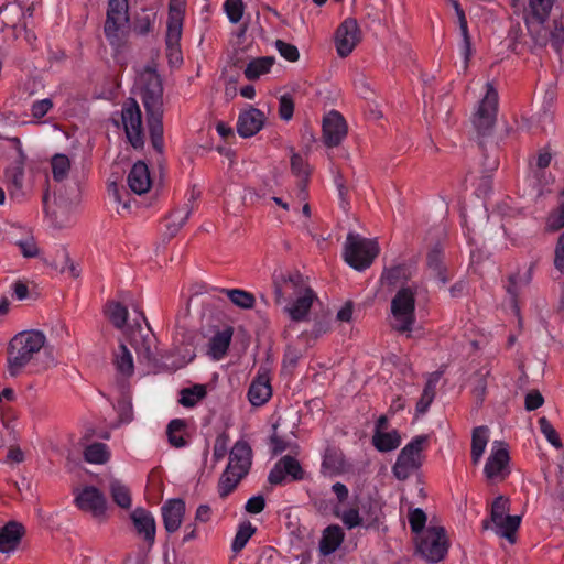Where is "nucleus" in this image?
<instances>
[{
  "instance_id": "1",
  "label": "nucleus",
  "mask_w": 564,
  "mask_h": 564,
  "mask_svg": "<svg viewBox=\"0 0 564 564\" xmlns=\"http://www.w3.org/2000/svg\"><path fill=\"white\" fill-rule=\"evenodd\" d=\"M137 85L147 110L150 135H163V88L159 74L155 69L145 67L139 74Z\"/></svg>"
},
{
  "instance_id": "2",
  "label": "nucleus",
  "mask_w": 564,
  "mask_h": 564,
  "mask_svg": "<svg viewBox=\"0 0 564 564\" xmlns=\"http://www.w3.org/2000/svg\"><path fill=\"white\" fill-rule=\"evenodd\" d=\"M42 332L29 330L15 335L8 348V370L17 376L45 345Z\"/></svg>"
},
{
  "instance_id": "3",
  "label": "nucleus",
  "mask_w": 564,
  "mask_h": 564,
  "mask_svg": "<svg viewBox=\"0 0 564 564\" xmlns=\"http://www.w3.org/2000/svg\"><path fill=\"white\" fill-rule=\"evenodd\" d=\"M427 444V435H417L400 451L392 466V473L398 480H406L422 467L425 457L423 452Z\"/></svg>"
},
{
  "instance_id": "4",
  "label": "nucleus",
  "mask_w": 564,
  "mask_h": 564,
  "mask_svg": "<svg viewBox=\"0 0 564 564\" xmlns=\"http://www.w3.org/2000/svg\"><path fill=\"white\" fill-rule=\"evenodd\" d=\"M128 0H108L104 33L110 45L119 47L129 30Z\"/></svg>"
},
{
  "instance_id": "5",
  "label": "nucleus",
  "mask_w": 564,
  "mask_h": 564,
  "mask_svg": "<svg viewBox=\"0 0 564 564\" xmlns=\"http://www.w3.org/2000/svg\"><path fill=\"white\" fill-rule=\"evenodd\" d=\"M448 547L446 530L441 525H430L416 544L417 553L430 563L444 560Z\"/></svg>"
},
{
  "instance_id": "6",
  "label": "nucleus",
  "mask_w": 564,
  "mask_h": 564,
  "mask_svg": "<svg viewBox=\"0 0 564 564\" xmlns=\"http://www.w3.org/2000/svg\"><path fill=\"white\" fill-rule=\"evenodd\" d=\"M415 293L411 288L400 289L391 301L392 328L399 333L410 332L414 324Z\"/></svg>"
},
{
  "instance_id": "7",
  "label": "nucleus",
  "mask_w": 564,
  "mask_h": 564,
  "mask_svg": "<svg viewBox=\"0 0 564 564\" xmlns=\"http://www.w3.org/2000/svg\"><path fill=\"white\" fill-rule=\"evenodd\" d=\"M499 95L494 84L487 82L485 85V95L476 106L471 122L475 129L485 134L496 122L498 112Z\"/></svg>"
},
{
  "instance_id": "8",
  "label": "nucleus",
  "mask_w": 564,
  "mask_h": 564,
  "mask_svg": "<svg viewBox=\"0 0 564 564\" xmlns=\"http://www.w3.org/2000/svg\"><path fill=\"white\" fill-rule=\"evenodd\" d=\"M509 509V499L503 496L497 497L491 505L490 521L496 527V533L513 544L516 542V532L521 523V517L507 514Z\"/></svg>"
},
{
  "instance_id": "9",
  "label": "nucleus",
  "mask_w": 564,
  "mask_h": 564,
  "mask_svg": "<svg viewBox=\"0 0 564 564\" xmlns=\"http://www.w3.org/2000/svg\"><path fill=\"white\" fill-rule=\"evenodd\" d=\"M274 295L276 304L285 302L313 290L299 271H290L274 276Z\"/></svg>"
},
{
  "instance_id": "10",
  "label": "nucleus",
  "mask_w": 564,
  "mask_h": 564,
  "mask_svg": "<svg viewBox=\"0 0 564 564\" xmlns=\"http://www.w3.org/2000/svg\"><path fill=\"white\" fill-rule=\"evenodd\" d=\"M24 258H40L45 265L65 272L67 269L73 278L79 276V270L70 262L67 249H22Z\"/></svg>"
},
{
  "instance_id": "11",
  "label": "nucleus",
  "mask_w": 564,
  "mask_h": 564,
  "mask_svg": "<svg viewBox=\"0 0 564 564\" xmlns=\"http://www.w3.org/2000/svg\"><path fill=\"white\" fill-rule=\"evenodd\" d=\"M510 456L508 446L503 442H495L487 458L484 473L491 482H501L510 474Z\"/></svg>"
},
{
  "instance_id": "12",
  "label": "nucleus",
  "mask_w": 564,
  "mask_h": 564,
  "mask_svg": "<svg viewBox=\"0 0 564 564\" xmlns=\"http://www.w3.org/2000/svg\"><path fill=\"white\" fill-rule=\"evenodd\" d=\"M131 346L137 351L139 360L154 365L158 361V340L154 334L148 328L140 326L131 328L127 333Z\"/></svg>"
},
{
  "instance_id": "13",
  "label": "nucleus",
  "mask_w": 564,
  "mask_h": 564,
  "mask_svg": "<svg viewBox=\"0 0 564 564\" xmlns=\"http://www.w3.org/2000/svg\"><path fill=\"white\" fill-rule=\"evenodd\" d=\"M121 120L127 139L133 148L143 145L142 117L139 105L134 99H129L123 104L121 110Z\"/></svg>"
},
{
  "instance_id": "14",
  "label": "nucleus",
  "mask_w": 564,
  "mask_h": 564,
  "mask_svg": "<svg viewBox=\"0 0 564 564\" xmlns=\"http://www.w3.org/2000/svg\"><path fill=\"white\" fill-rule=\"evenodd\" d=\"M74 494V502L79 510L89 512L95 519L104 520L106 518L107 500L98 488L86 486L80 490H75Z\"/></svg>"
},
{
  "instance_id": "15",
  "label": "nucleus",
  "mask_w": 564,
  "mask_h": 564,
  "mask_svg": "<svg viewBox=\"0 0 564 564\" xmlns=\"http://www.w3.org/2000/svg\"><path fill=\"white\" fill-rule=\"evenodd\" d=\"M305 477V471L300 462L291 456L281 457L271 469L268 481L271 485H282L286 481H300Z\"/></svg>"
},
{
  "instance_id": "16",
  "label": "nucleus",
  "mask_w": 564,
  "mask_h": 564,
  "mask_svg": "<svg viewBox=\"0 0 564 564\" xmlns=\"http://www.w3.org/2000/svg\"><path fill=\"white\" fill-rule=\"evenodd\" d=\"M361 39L360 29L355 19L344 20L335 33V46L340 57H346L356 47Z\"/></svg>"
},
{
  "instance_id": "17",
  "label": "nucleus",
  "mask_w": 564,
  "mask_h": 564,
  "mask_svg": "<svg viewBox=\"0 0 564 564\" xmlns=\"http://www.w3.org/2000/svg\"><path fill=\"white\" fill-rule=\"evenodd\" d=\"M555 0H530V10L538 25L530 28V32L536 45L546 46L549 44V29L544 22L549 18Z\"/></svg>"
},
{
  "instance_id": "18",
  "label": "nucleus",
  "mask_w": 564,
  "mask_h": 564,
  "mask_svg": "<svg viewBox=\"0 0 564 564\" xmlns=\"http://www.w3.org/2000/svg\"><path fill=\"white\" fill-rule=\"evenodd\" d=\"M347 134V123L338 111H329L323 119V139L327 147H337Z\"/></svg>"
},
{
  "instance_id": "19",
  "label": "nucleus",
  "mask_w": 564,
  "mask_h": 564,
  "mask_svg": "<svg viewBox=\"0 0 564 564\" xmlns=\"http://www.w3.org/2000/svg\"><path fill=\"white\" fill-rule=\"evenodd\" d=\"M252 464V449L245 440L237 441L229 452L227 469L247 476Z\"/></svg>"
},
{
  "instance_id": "20",
  "label": "nucleus",
  "mask_w": 564,
  "mask_h": 564,
  "mask_svg": "<svg viewBox=\"0 0 564 564\" xmlns=\"http://www.w3.org/2000/svg\"><path fill=\"white\" fill-rule=\"evenodd\" d=\"M185 511V501L181 498L169 499L163 503L161 513L167 533H174L181 528Z\"/></svg>"
},
{
  "instance_id": "21",
  "label": "nucleus",
  "mask_w": 564,
  "mask_h": 564,
  "mask_svg": "<svg viewBox=\"0 0 564 564\" xmlns=\"http://www.w3.org/2000/svg\"><path fill=\"white\" fill-rule=\"evenodd\" d=\"M133 527L149 547L155 542L156 524L152 513L143 508H137L130 516Z\"/></svg>"
},
{
  "instance_id": "22",
  "label": "nucleus",
  "mask_w": 564,
  "mask_h": 564,
  "mask_svg": "<svg viewBox=\"0 0 564 564\" xmlns=\"http://www.w3.org/2000/svg\"><path fill=\"white\" fill-rule=\"evenodd\" d=\"M265 121V116L257 108L249 107L240 112L237 122V132L242 138H250L258 133Z\"/></svg>"
},
{
  "instance_id": "23",
  "label": "nucleus",
  "mask_w": 564,
  "mask_h": 564,
  "mask_svg": "<svg viewBox=\"0 0 564 564\" xmlns=\"http://www.w3.org/2000/svg\"><path fill=\"white\" fill-rule=\"evenodd\" d=\"M317 299L315 292L310 290L304 294L295 296L284 304V312L293 322H303L307 318L314 301Z\"/></svg>"
},
{
  "instance_id": "24",
  "label": "nucleus",
  "mask_w": 564,
  "mask_h": 564,
  "mask_svg": "<svg viewBox=\"0 0 564 564\" xmlns=\"http://www.w3.org/2000/svg\"><path fill=\"white\" fill-rule=\"evenodd\" d=\"M340 518H341L343 523L348 529H354V528L362 525V524L367 529L376 528V527H378V524L380 522L381 511L377 507V505H375V506L371 505L369 507V510L366 512V517L364 520V518L359 514V510L357 508H350L348 510H345L343 512V514L340 516Z\"/></svg>"
},
{
  "instance_id": "25",
  "label": "nucleus",
  "mask_w": 564,
  "mask_h": 564,
  "mask_svg": "<svg viewBox=\"0 0 564 564\" xmlns=\"http://www.w3.org/2000/svg\"><path fill=\"white\" fill-rule=\"evenodd\" d=\"M192 214V207L185 204L182 208L174 210L163 223L161 228V236L164 243H169L170 240L177 235L183 225L189 218Z\"/></svg>"
},
{
  "instance_id": "26",
  "label": "nucleus",
  "mask_w": 564,
  "mask_h": 564,
  "mask_svg": "<svg viewBox=\"0 0 564 564\" xmlns=\"http://www.w3.org/2000/svg\"><path fill=\"white\" fill-rule=\"evenodd\" d=\"M25 534L24 527L17 521H9L0 529V552L9 553L14 551Z\"/></svg>"
},
{
  "instance_id": "27",
  "label": "nucleus",
  "mask_w": 564,
  "mask_h": 564,
  "mask_svg": "<svg viewBox=\"0 0 564 564\" xmlns=\"http://www.w3.org/2000/svg\"><path fill=\"white\" fill-rule=\"evenodd\" d=\"M128 185L138 195L147 193L151 187V177L148 165L138 161L128 174Z\"/></svg>"
},
{
  "instance_id": "28",
  "label": "nucleus",
  "mask_w": 564,
  "mask_h": 564,
  "mask_svg": "<svg viewBox=\"0 0 564 564\" xmlns=\"http://www.w3.org/2000/svg\"><path fill=\"white\" fill-rule=\"evenodd\" d=\"M272 395L270 379L267 373H259L251 382L248 390V398L252 405L261 406Z\"/></svg>"
},
{
  "instance_id": "29",
  "label": "nucleus",
  "mask_w": 564,
  "mask_h": 564,
  "mask_svg": "<svg viewBox=\"0 0 564 564\" xmlns=\"http://www.w3.org/2000/svg\"><path fill=\"white\" fill-rule=\"evenodd\" d=\"M4 242L15 247H34L32 231L17 224H7L3 228Z\"/></svg>"
},
{
  "instance_id": "30",
  "label": "nucleus",
  "mask_w": 564,
  "mask_h": 564,
  "mask_svg": "<svg viewBox=\"0 0 564 564\" xmlns=\"http://www.w3.org/2000/svg\"><path fill=\"white\" fill-rule=\"evenodd\" d=\"M378 257V249H344L343 258L351 268L362 271Z\"/></svg>"
},
{
  "instance_id": "31",
  "label": "nucleus",
  "mask_w": 564,
  "mask_h": 564,
  "mask_svg": "<svg viewBox=\"0 0 564 564\" xmlns=\"http://www.w3.org/2000/svg\"><path fill=\"white\" fill-rule=\"evenodd\" d=\"M345 538L343 529L337 525H328L324 531L319 541V551L323 555L334 553L343 543Z\"/></svg>"
},
{
  "instance_id": "32",
  "label": "nucleus",
  "mask_w": 564,
  "mask_h": 564,
  "mask_svg": "<svg viewBox=\"0 0 564 564\" xmlns=\"http://www.w3.org/2000/svg\"><path fill=\"white\" fill-rule=\"evenodd\" d=\"M104 315L115 328L123 330L129 311L122 302L110 300L104 306Z\"/></svg>"
},
{
  "instance_id": "33",
  "label": "nucleus",
  "mask_w": 564,
  "mask_h": 564,
  "mask_svg": "<svg viewBox=\"0 0 564 564\" xmlns=\"http://www.w3.org/2000/svg\"><path fill=\"white\" fill-rule=\"evenodd\" d=\"M232 337V329L230 327L217 332L209 340L208 344V355L214 360L221 359L229 348Z\"/></svg>"
},
{
  "instance_id": "34",
  "label": "nucleus",
  "mask_w": 564,
  "mask_h": 564,
  "mask_svg": "<svg viewBox=\"0 0 564 564\" xmlns=\"http://www.w3.org/2000/svg\"><path fill=\"white\" fill-rule=\"evenodd\" d=\"M371 442L377 451L382 453L391 452L400 446L401 435L397 430L390 432L375 431Z\"/></svg>"
},
{
  "instance_id": "35",
  "label": "nucleus",
  "mask_w": 564,
  "mask_h": 564,
  "mask_svg": "<svg viewBox=\"0 0 564 564\" xmlns=\"http://www.w3.org/2000/svg\"><path fill=\"white\" fill-rule=\"evenodd\" d=\"M489 376L490 369L482 367L479 370H477L471 377V394L477 408L482 406L485 402Z\"/></svg>"
},
{
  "instance_id": "36",
  "label": "nucleus",
  "mask_w": 564,
  "mask_h": 564,
  "mask_svg": "<svg viewBox=\"0 0 564 564\" xmlns=\"http://www.w3.org/2000/svg\"><path fill=\"white\" fill-rule=\"evenodd\" d=\"M274 61L275 59L272 56H263L251 59L245 68V76L249 80H256L260 78L262 75L270 72Z\"/></svg>"
},
{
  "instance_id": "37",
  "label": "nucleus",
  "mask_w": 564,
  "mask_h": 564,
  "mask_svg": "<svg viewBox=\"0 0 564 564\" xmlns=\"http://www.w3.org/2000/svg\"><path fill=\"white\" fill-rule=\"evenodd\" d=\"M488 443V427L478 426L473 430L471 435V462L477 465L486 449Z\"/></svg>"
},
{
  "instance_id": "38",
  "label": "nucleus",
  "mask_w": 564,
  "mask_h": 564,
  "mask_svg": "<svg viewBox=\"0 0 564 564\" xmlns=\"http://www.w3.org/2000/svg\"><path fill=\"white\" fill-rule=\"evenodd\" d=\"M115 365L118 372L124 377H131L134 372L132 355L124 344H120L115 354Z\"/></svg>"
},
{
  "instance_id": "39",
  "label": "nucleus",
  "mask_w": 564,
  "mask_h": 564,
  "mask_svg": "<svg viewBox=\"0 0 564 564\" xmlns=\"http://www.w3.org/2000/svg\"><path fill=\"white\" fill-rule=\"evenodd\" d=\"M109 491L115 503L122 509H129L132 503L129 488L118 479L109 484Z\"/></svg>"
},
{
  "instance_id": "40",
  "label": "nucleus",
  "mask_w": 564,
  "mask_h": 564,
  "mask_svg": "<svg viewBox=\"0 0 564 564\" xmlns=\"http://www.w3.org/2000/svg\"><path fill=\"white\" fill-rule=\"evenodd\" d=\"M234 305L242 310H250L256 304V297L252 293L241 289H221Z\"/></svg>"
},
{
  "instance_id": "41",
  "label": "nucleus",
  "mask_w": 564,
  "mask_h": 564,
  "mask_svg": "<svg viewBox=\"0 0 564 564\" xmlns=\"http://www.w3.org/2000/svg\"><path fill=\"white\" fill-rule=\"evenodd\" d=\"M180 394L178 402L185 408H193L206 397L207 389L204 384H194L182 389Z\"/></svg>"
},
{
  "instance_id": "42",
  "label": "nucleus",
  "mask_w": 564,
  "mask_h": 564,
  "mask_svg": "<svg viewBox=\"0 0 564 564\" xmlns=\"http://www.w3.org/2000/svg\"><path fill=\"white\" fill-rule=\"evenodd\" d=\"M243 478L245 476H239L238 473L226 468L218 481V494L220 498H226L231 494Z\"/></svg>"
},
{
  "instance_id": "43",
  "label": "nucleus",
  "mask_w": 564,
  "mask_h": 564,
  "mask_svg": "<svg viewBox=\"0 0 564 564\" xmlns=\"http://www.w3.org/2000/svg\"><path fill=\"white\" fill-rule=\"evenodd\" d=\"M110 453L104 443H93L84 451V458L90 464H105L108 462Z\"/></svg>"
},
{
  "instance_id": "44",
  "label": "nucleus",
  "mask_w": 564,
  "mask_h": 564,
  "mask_svg": "<svg viewBox=\"0 0 564 564\" xmlns=\"http://www.w3.org/2000/svg\"><path fill=\"white\" fill-rule=\"evenodd\" d=\"M53 178L56 182L64 181L70 170V160L63 153L55 154L51 160Z\"/></svg>"
},
{
  "instance_id": "45",
  "label": "nucleus",
  "mask_w": 564,
  "mask_h": 564,
  "mask_svg": "<svg viewBox=\"0 0 564 564\" xmlns=\"http://www.w3.org/2000/svg\"><path fill=\"white\" fill-rule=\"evenodd\" d=\"M457 21H458L460 35L463 39V47H462L463 56H464L463 69L465 70L467 68V64H468V61H469V57L471 54V41H470L469 32H468V24H467V19H466L465 12H459V15L457 17Z\"/></svg>"
},
{
  "instance_id": "46",
  "label": "nucleus",
  "mask_w": 564,
  "mask_h": 564,
  "mask_svg": "<svg viewBox=\"0 0 564 564\" xmlns=\"http://www.w3.org/2000/svg\"><path fill=\"white\" fill-rule=\"evenodd\" d=\"M427 265L435 273V276L445 284L448 281L446 269L443 265L441 249H432L427 254Z\"/></svg>"
},
{
  "instance_id": "47",
  "label": "nucleus",
  "mask_w": 564,
  "mask_h": 564,
  "mask_svg": "<svg viewBox=\"0 0 564 564\" xmlns=\"http://www.w3.org/2000/svg\"><path fill=\"white\" fill-rule=\"evenodd\" d=\"M182 29H183V19H180L178 13L173 12L172 18L167 19V30H166V45H177L180 44L182 37Z\"/></svg>"
},
{
  "instance_id": "48",
  "label": "nucleus",
  "mask_w": 564,
  "mask_h": 564,
  "mask_svg": "<svg viewBox=\"0 0 564 564\" xmlns=\"http://www.w3.org/2000/svg\"><path fill=\"white\" fill-rule=\"evenodd\" d=\"M254 532L256 528L250 522L241 523L231 544L232 552L239 553L246 546Z\"/></svg>"
},
{
  "instance_id": "49",
  "label": "nucleus",
  "mask_w": 564,
  "mask_h": 564,
  "mask_svg": "<svg viewBox=\"0 0 564 564\" xmlns=\"http://www.w3.org/2000/svg\"><path fill=\"white\" fill-rule=\"evenodd\" d=\"M185 427H186V423H185V421H183L181 419H174L169 423L166 433H167L169 442L172 446L180 448L186 444L183 436L177 435V433L182 432Z\"/></svg>"
},
{
  "instance_id": "50",
  "label": "nucleus",
  "mask_w": 564,
  "mask_h": 564,
  "mask_svg": "<svg viewBox=\"0 0 564 564\" xmlns=\"http://www.w3.org/2000/svg\"><path fill=\"white\" fill-rule=\"evenodd\" d=\"M531 280L530 271H527L523 275L513 274L509 276V283L507 286V292L512 296V302L514 306H517L518 295L520 289L529 284Z\"/></svg>"
},
{
  "instance_id": "51",
  "label": "nucleus",
  "mask_w": 564,
  "mask_h": 564,
  "mask_svg": "<svg viewBox=\"0 0 564 564\" xmlns=\"http://www.w3.org/2000/svg\"><path fill=\"white\" fill-rule=\"evenodd\" d=\"M7 182L15 189L20 191L23 186L24 167L22 162H15L6 170Z\"/></svg>"
},
{
  "instance_id": "52",
  "label": "nucleus",
  "mask_w": 564,
  "mask_h": 564,
  "mask_svg": "<svg viewBox=\"0 0 564 564\" xmlns=\"http://www.w3.org/2000/svg\"><path fill=\"white\" fill-rule=\"evenodd\" d=\"M549 43L556 53L561 52L564 44V25L561 21H553V29L549 30Z\"/></svg>"
},
{
  "instance_id": "53",
  "label": "nucleus",
  "mask_w": 564,
  "mask_h": 564,
  "mask_svg": "<svg viewBox=\"0 0 564 564\" xmlns=\"http://www.w3.org/2000/svg\"><path fill=\"white\" fill-rule=\"evenodd\" d=\"M539 426L542 434L554 447L561 448L563 446L556 430L545 416L539 419Z\"/></svg>"
},
{
  "instance_id": "54",
  "label": "nucleus",
  "mask_w": 564,
  "mask_h": 564,
  "mask_svg": "<svg viewBox=\"0 0 564 564\" xmlns=\"http://www.w3.org/2000/svg\"><path fill=\"white\" fill-rule=\"evenodd\" d=\"M323 468L335 470L343 466V454L336 448L328 447L325 451L323 463Z\"/></svg>"
},
{
  "instance_id": "55",
  "label": "nucleus",
  "mask_w": 564,
  "mask_h": 564,
  "mask_svg": "<svg viewBox=\"0 0 564 564\" xmlns=\"http://www.w3.org/2000/svg\"><path fill=\"white\" fill-rule=\"evenodd\" d=\"M379 241L377 238H366L356 232H348L344 247H378Z\"/></svg>"
},
{
  "instance_id": "56",
  "label": "nucleus",
  "mask_w": 564,
  "mask_h": 564,
  "mask_svg": "<svg viewBox=\"0 0 564 564\" xmlns=\"http://www.w3.org/2000/svg\"><path fill=\"white\" fill-rule=\"evenodd\" d=\"M224 7L231 23H238L241 20L243 13L242 0H226Z\"/></svg>"
},
{
  "instance_id": "57",
  "label": "nucleus",
  "mask_w": 564,
  "mask_h": 564,
  "mask_svg": "<svg viewBox=\"0 0 564 564\" xmlns=\"http://www.w3.org/2000/svg\"><path fill=\"white\" fill-rule=\"evenodd\" d=\"M292 172L300 177V181H307L310 176V169L306 161L300 154H293L291 158Z\"/></svg>"
},
{
  "instance_id": "58",
  "label": "nucleus",
  "mask_w": 564,
  "mask_h": 564,
  "mask_svg": "<svg viewBox=\"0 0 564 564\" xmlns=\"http://www.w3.org/2000/svg\"><path fill=\"white\" fill-rule=\"evenodd\" d=\"M275 47L279 51L280 55L289 62H295L300 57L299 50L293 44L278 40L275 42Z\"/></svg>"
},
{
  "instance_id": "59",
  "label": "nucleus",
  "mask_w": 564,
  "mask_h": 564,
  "mask_svg": "<svg viewBox=\"0 0 564 564\" xmlns=\"http://www.w3.org/2000/svg\"><path fill=\"white\" fill-rule=\"evenodd\" d=\"M546 227L550 230H558L564 227V202L549 215Z\"/></svg>"
},
{
  "instance_id": "60",
  "label": "nucleus",
  "mask_w": 564,
  "mask_h": 564,
  "mask_svg": "<svg viewBox=\"0 0 564 564\" xmlns=\"http://www.w3.org/2000/svg\"><path fill=\"white\" fill-rule=\"evenodd\" d=\"M53 108V101L51 98H44L36 100L31 106V115L35 119L43 118Z\"/></svg>"
},
{
  "instance_id": "61",
  "label": "nucleus",
  "mask_w": 564,
  "mask_h": 564,
  "mask_svg": "<svg viewBox=\"0 0 564 564\" xmlns=\"http://www.w3.org/2000/svg\"><path fill=\"white\" fill-rule=\"evenodd\" d=\"M409 522L411 530L414 533L421 532L424 529L426 522L425 512L420 508L414 509L413 511L410 512Z\"/></svg>"
},
{
  "instance_id": "62",
  "label": "nucleus",
  "mask_w": 564,
  "mask_h": 564,
  "mask_svg": "<svg viewBox=\"0 0 564 564\" xmlns=\"http://www.w3.org/2000/svg\"><path fill=\"white\" fill-rule=\"evenodd\" d=\"M155 21V13L144 14L137 19L134 23V32L140 35L148 34Z\"/></svg>"
},
{
  "instance_id": "63",
  "label": "nucleus",
  "mask_w": 564,
  "mask_h": 564,
  "mask_svg": "<svg viewBox=\"0 0 564 564\" xmlns=\"http://www.w3.org/2000/svg\"><path fill=\"white\" fill-rule=\"evenodd\" d=\"M294 111V102L291 96L283 95L279 99V115L288 121L292 118Z\"/></svg>"
},
{
  "instance_id": "64",
  "label": "nucleus",
  "mask_w": 564,
  "mask_h": 564,
  "mask_svg": "<svg viewBox=\"0 0 564 564\" xmlns=\"http://www.w3.org/2000/svg\"><path fill=\"white\" fill-rule=\"evenodd\" d=\"M228 441L229 436L226 433H221L216 437L213 453L214 459L216 462L223 459L226 456Z\"/></svg>"
}]
</instances>
